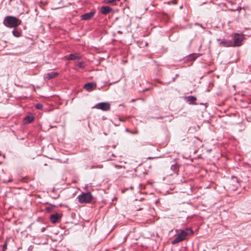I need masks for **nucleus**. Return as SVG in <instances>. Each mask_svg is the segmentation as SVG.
Segmentation results:
<instances>
[{
	"mask_svg": "<svg viewBox=\"0 0 251 251\" xmlns=\"http://www.w3.org/2000/svg\"><path fill=\"white\" fill-rule=\"evenodd\" d=\"M193 231L190 228H187L185 230H181L176 238L172 241V244L175 245L184 241L189 235H192Z\"/></svg>",
	"mask_w": 251,
	"mask_h": 251,
	"instance_id": "obj_1",
	"label": "nucleus"
},
{
	"mask_svg": "<svg viewBox=\"0 0 251 251\" xmlns=\"http://www.w3.org/2000/svg\"><path fill=\"white\" fill-rule=\"evenodd\" d=\"M22 21L14 16H6L4 21L3 24L9 27H16L21 25Z\"/></svg>",
	"mask_w": 251,
	"mask_h": 251,
	"instance_id": "obj_2",
	"label": "nucleus"
},
{
	"mask_svg": "<svg viewBox=\"0 0 251 251\" xmlns=\"http://www.w3.org/2000/svg\"><path fill=\"white\" fill-rule=\"evenodd\" d=\"M93 196L90 193H83L77 197L80 203H89L91 201Z\"/></svg>",
	"mask_w": 251,
	"mask_h": 251,
	"instance_id": "obj_3",
	"label": "nucleus"
},
{
	"mask_svg": "<svg viewBox=\"0 0 251 251\" xmlns=\"http://www.w3.org/2000/svg\"><path fill=\"white\" fill-rule=\"evenodd\" d=\"M95 107L102 111H108L110 109V104L108 102H102L98 103Z\"/></svg>",
	"mask_w": 251,
	"mask_h": 251,
	"instance_id": "obj_4",
	"label": "nucleus"
},
{
	"mask_svg": "<svg viewBox=\"0 0 251 251\" xmlns=\"http://www.w3.org/2000/svg\"><path fill=\"white\" fill-rule=\"evenodd\" d=\"M244 39V36L243 35H240L236 34L234 35L233 38V46H240L241 45V43Z\"/></svg>",
	"mask_w": 251,
	"mask_h": 251,
	"instance_id": "obj_5",
	"label": "nucleus"
},
{
	"mask_svg": "<svg viewBox=\"0 0 251 251\" xmlns=\"http://www.w3.org/2000/svg\"><path fill=\"white\" fill-rule=\"evenodd\" d=\"M95 12L91 11L88 13H85L81 16V20H89L91 19L95 15Z\"/></svg>",
	"mask_w": 251,
	"mask_h": 251,
	"instance_id": "obj_6",
	"label": "nucleus"
},
{
	"mask_svg": "<svg viewBox=\"0 0 251 251\" xmlns=\"http://www.w3.org/2000/svg\"><path fill=\"white\" fill-rule=\"evenodd\" d=\"M61 218V215L58 213L52 214L50 216V220L52 223H56L57 221Z\"/></svg>",
	"mask_w": 251,
	"mask_h": 251,
	"instance_id": "obj_7",
	"label": "nucleus"
},
{
	"mask_svg": "<svg viewBox=\"0 0 251 251\" xmlns=\"http://www.w3.org/2000/svg\"><path fill=\"white\" fill-rule=\"evenodd\" d=\"M112 11L113 9L108 6H103L100 8V12L103 15H106Z\"/></svg>",
	"mask_w": 251,
	"mask_h": 251,
	"instance_id": "obj_8",
	"label": "nucleus"
},
{
	"mask_svg": "<svg viewBox=\"0 0 251 251\" xmlns=\"http://www.w3.org/2000/svg\"><path fill=\"white\" fill-rule=\"evenodd\" d=\"M184 100L188 103L189 104H196L195 101L197 100V99L196 97L190 96L188 97H185L184 98Z\"/></svg>",
	"mask_w": 251,
	"mask_h": 251,
	"instance_id": "obj_9",
	"label": "nucleus"
},
{
	"mask_svg": "<svg viewBox=\"0 0 251 251\" xmlns=\"http://www.w3.org/2000/svg\"><path fill=\"white\" fill-rule=\"evenodd\" d=\"M221 46L225 47H233V43L231 40H223L220 42Z\"/></svg>",
	"mask_w": 251,
	"mask_h": 251,
	"instance_id": "obj_10",
	"label": "nucleus"
},
{
	"mask_svg": "<svg viewBox=\"0 0 251 251\" xmlns=\"http://www.w3.org/2000/svg\"><path fill=\"white\" fill-rule=\"evenodd\" d=\"M96 86V84L90 82L85 84L84 86V88L88 91H91L92 90V89Z\"/></svg>",
	"mask_w": 251,
	"mask_h": 251,
	"instance_id": "obj_11",
	"label": "nucleus"
},
{
	"mask_svg": "<svg viewBox=\"0 0 251 251\" xmlns=\"http://www.w3.org/2000/svg\"><path fill=\"white\" fill-rule=\"evenodd\" d=\"M58 75V73L56 72H51L50 73H47L45 75V77L48 80H50L53 78H54Z\"/></svg>",
	"mask_w": 251,
	"mask_h": 251,
	"instance_id": "obj_12",
	"label": "nucleus"
},
{
	"mask_svg": "<svg viewBox=\"0 0 251 251\" xmlns=\"http://www.w3.org/2000/svg\"><path fill=\"white\" fill-rule=\"evenodd\" d=\"M80 58V56L76 54H70L67 59L69 60H75L79 59Z\"/></svg>",
	"mask_w": 251,
	"mask_h": 251,
	"instance_id": "obj_13",
	"label": "nucleus"
},
{
	"mask_svg": "<svg viewBox=\"0 0 251 251\" xmlns=\"http://www.w3.org/2000/svg\"><path fill=\"white\" fill-rule=\"evenodd\" d=\"M178 165L176 163L171 165V170L173 171L172 173H170V175H172L173 173H177L178 171Z\"/></svg>",
	"mask_w": 251,
	"mask_h": 251,
	"instance_id": "obj_14",
	"label": "nucleus"
},
{
	"mask_svg": "<svg viewBox=\"0 0 251 251\" xmlns=\"http://www.w3.org/2000/svg\"><path fill=\"white\" fill-rule=\"evenodd\" d=\"M34 118L33 116H31L29 115H27L24 120V122L25 124H29L31 123L34 120Z\"/></svg>",
	"mask_w": 251,
	"mask_h": 251,
	"instance_id": "obj_15",
	"label": "nucleus"
},
{
	"mask_svg": "<svg viewBox=\"0 0 251 251\" xmlns=\"http://www.w3.org/2000/svg\"><path fill=\"white\" fill-rule=\"evenodd\" d=\"M12 33L13 35L16 37H19L21 36L22 32L20 31H18L17 30L14 29L12 31Z\"/></svg>",
	"mask_w": 251,
	"mask_h": 251,
	"instance_id": "obj_16",
	"label": "nucleus"
},
{
	"mask_svg": "<svg viewBox=\"0 0 251 251\" xmlns=\"http://www.w3.org/2000/svg\"><path fill=\"white\" fill-rule=\"evenodd\" d=\"M53 207H54V206L47 207L46 208V210L48 212H50L53 209Z\"/></svg>",
	"mask_w": 251,
	"mask_h": 251,
	"instance_id": "obj_17",
	"label": "nucleus"
},
{
	"mask_svg": "<svg viewBox=\"0 0 251 251\" xmlns=\"http://www.w3.org/2000/svg\"><path fill=\"white\" fill-rule=\"evenodd\" d=\"M77 66L78 67H79L80 68H84V64H83V63L82 62H79L77 64Z\"/></svg>",
	"mask_w": 251,
	"mask_h": 251,
	"instance_id": "obj_18",
	"label": "nucleus"
},
{
	"mask_svg": "<svg viewBox=\"0 0 251 251\" xmlns=\"http://www.w3.org/2000/svg\"><path fill=\"white\" fill-rule=\"evenodd\" d=\"M43 107V105L41 103H37L36 105V108L37 109H41Z\"/></svg>",
	"mask_w": 251,
	"mask_h": 251,
	"instance_id": "obj_19",
	"label": "nucleus"
},
{
	"mask_svg": "<svg viewBox=\"0 0 251 251\" xmlns=\"http://www.w3.org/2000/svg\"><path fill=\"white\" fill-rule=\"evenodd\" d=\"M105 2L106 3H114L116 2V0H105Z\"/></svg>",
	"mask_w": 251,
	"mask_h": 251,
	"instance_id": "obj_20",
	"label": "nucleus"
},
{
	"mask_svg": "<svg viewBox=\"0 0 251 251\" xmlns=\"http://www.w3.org/2000/svg\"><path fill=\"white\" fill-rule=\"evenodd\" d=\"M7 244L6 242L5 244H4L2 246V251H5V250L7 248Z\"/></svg>",
	"mask_w": 251,
	"mask_h": 251,
	"instance_id": "obj_21",
	"label": "nucleus"
},
{
	"mask_svg": "<svg viewBox=\"0 0 251 251\" xmlns=\"http://www.w3.org/2000/svg\"><path fill=\"white\" fill-rule=\"evenodd\" d=\"M195 25H198V26H200L203 29H205V28L204 27H203L201 24H200L197 23H195Z\"/></svg>",
	"mask_w": 251,
	"mask_h": 251,
	"instance_id": "obj_22",
	"label": "nucleus"
},
{
	"mask_svg": "<svg viewBox=\"0 0 251 251\" xmlns=\"http://www.w3.org/2000/svg\"><path fill=\"white\" fill-rule=\"evenodd\" d=\"M232 179L233 180V181H236V182H238V181H237V178L235 177V176H233L232 177Z\"/></svg>",
	"mask_w": 251,
	"mask_h": 251,
	"instance_id": "obj_23",
	"label": "nucleus"
},
{
	"mask_svg": "<svg viewBox=\"0 0 251 251\" xmlns=\"http://www.w3.org/2000/svg\"><path fill=\"white\" fill-rule=\"evenodd\" d=\"M164 16L165 21H167V19H168V16H167V15H165Z\"/></svg>",
	"mask_w": 251,
	"mask_h": 251,
	"instance_id": "obj_24",
	"label": "nucleus"
},
{
	"mask_svg": "<svg viewBox=\"0 0 251 251\" xmlns=\"http://www.w3.org/2000/svg\"><path fill=\"white\" fill-rule=\"evenodd\" d=\"M133 134H137L138 133V132L137 131H134L133 132H132Z\"/></svg>",
	"mask_w": 251,
	"mask_h": 251,
	"instance_id": "obj_25",
	"label": "nucleus"
},
{
	"mask_svg": "<svg viewBox=\"0 0 251 251\" xmlns=\"http://www.w3.org/2000/svg\"><path fill=\"white\" fill-rule=\"evenodd\" d=\"M135 100H134V99H132V100H131V101H133V102L135 101Z\"/></svg>",
	"mask_w": 251,
	"mask_h": 251,
	"instance_id": "obj_26",
	"label": "nucleus"
},
{
	"mask_svg": "<svg viewBox=\"0 0 251 251\" xmlns=\"http://www.w3.org/2000/svg\"><path fill=\"white\" fill-rule=\"evenodd\" d=\"M3 158H5V155H3Z\"/></svg>",
	"mask_w": 251,
	"mask_h": 251,
	"instance_id": "obj_27",
	"label": "nucleus"
},
{
	"mask_svg": "<svg viewBox=\"0 0 251 251\" xmlns=\"http://www.w3.org/2000/svg\"><path fill=\"white\" fill-rule=\"evenodd\" d=\"M1 163H2V162H0V165Z\"/></svg>",
	"mask_w": 251,
	"mask_h": 251,
	"instance_id": "obj_28",
	"label": "nucleus"
},
{
	"mask_svg": "<svg viewBox=\"0 0 251 251\" xmlns=\"http://www.w3.org/2000/svg\"><path fill=\"white\" fill-rule=\"evenodd\" d=\"M0 155H1V154L0 153Z\"/></svg>",
	"mask_w": 251,
	"mask_h": 251,
	"instance_id": "obj_29",
	"label": "nucleus"
}]
</instances>
